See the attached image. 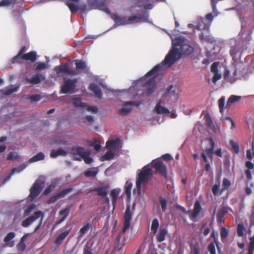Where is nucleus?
I'll return each mask as SVG.
<instances>
[{"instance_id":"nucleus-11","label":"nucleus","mask_w":254,"mask_h":254,"mask_svg":"<svg viewBox=\"0 0 254 254\" xmlns=\"http://www.w3.org/2000/svg\"><path fill=\"white\" fill-rule=\"evenodd\" d=\"M44 183V182L41 180V178H39L33 184L30 189V193L29 196V198L31 201H32L39 194L42 190V185Z\"/></svg>"},{"instance_id":"nucleus-2","label":"nucleus","mask_w":254,"mask_h":254,"mask_svg":"<svg viewBox=\"0 0 254 254\" xmlns=\"http://www.w3.org/2000/svg\"><path fill=\"white\" fill-rule=\"evenodd\" d=\"M213 17H200L198 21L193 24H189L188 26L190 28H195L202 31L199 36L200 39L202 41L213 43L216 42V40L210 34L209 31L210 26L213 20Z\"/></svg>"},{"instance_id":"nucleus-31","label":"nucleus","mask_w":254,"mask_h":254,"mask_svg":"<svg viewBox=\"0 0 254 254\" xmlns=\"http://www.w3.org/2000/svg\"><path fill=\"white\" fill-rule=\"evenodd\" d=\"M155 112L157 114H168L169 110L166 108L160 105V103H158L154 108Z\"/></svg>"},{"instance_id":"nucleus-47","label":"nucleus","mask_w":254,"mask_h":254,"mask_svg":"<svg viewBox=\"0 0 254 254\" xmlns=\"http://www.w3.org/2000/svg\"><path fill=\"white\" fill-rule=\"evenodd\" d=\"M225 103V97H222L218 101V105L220 110V112L221 114H223L224 110V105Z\"/></svg>"},{"instance_id":"nucleus-54","label":"nucleus","mask_w":254,"mask_h":254,"mask_svg":"<svg viewBox=\"0 0 254 254\" xmlns=\"http://www.w3.org/2000/svg\"><path fill=\"white\" fill-rule=\"evenodd\" d=\"M70 208V206H67L65 208L59 211V215H63L64 214V216H66V218H67L69 215Z\"/></svg>"},{"instance_id":"nucleus-25","label":"nucleus","mask_w":254,"mask_h":254,"mask_svg":"<svg viewBox=\"0 0 254 254\" xmlns=\"http://www.w3.org/2000/svg\"><path fill=\"white\" fill-rule=\"evenodd\" d=\"M89 89L90 91L94 93L95 96L101 99L102 96V93L100 87L95 83H91L90 84Z\"/></svg>"},{"instance_id":"nucleus-29","label":"nucleus","mask_w":254,"mask_h":254,"mask_svg":"<svg viewBox=\"0 0 254 254\" xmlns=\"http://www.w3.org/2000/svg\"><path fill=\"white\" fill-rule=\"evenodd\" d=\"M91 191H95L96 193L102 197H106L108 194L107 188L106 187H99L92 190Z\"/></svg>"},{"instance_id":"nucleus-57","label":"nucleus","mask_w":254,"mask_h":254,"mask_svg":"<svg viewBox=\"0 0 254 254\" xmlns=\"http://www.w3.org/2000/svg\"><path fill=\"white\" fill-rule=\"evenodd\" d=\"M86 63L82 61H79L76 63V67L78 69H83L86 67Z\"/></svg>"},{"instance_id":"nucleus-58","label":"nucleus","mask_w":254,"mask_h":254,"mask_svg":"<svg viewBox=\"0 0 254 254\" xmlns=\"http://www.w3.org/2000/svg\"><path fill=\"white\" fill-rule=\"evenodd\" d=\"M41 97L39 95H33L29 97V99L32 102H36L40 101Z\"/></svg>"},{"instance_id":"nucleus-39","label":"nucleus","mask_w":254,"mask_h":254,"mask_svg":"<svg viewBox=\"0 0 254 254\" xmlns=\"http://www.w3.org/2000/svg\"><path fill=\"white\" fill-rule=\"evenodd\" d=\"M98 171L96 168H93L86 171L84 173V175L87 177H95L98 174Z\"/></svg>"},{"instance_id":"nucleus-49","label":"nucleus","mask_w":254,"mask_h":254,"mask_svg":"<svg viewBox=\"0 0 254 254\" xmlns=\"http://www.w3.org/2000/svg\"><path fill=\"white\" fill-rule=\"evenodd\" d=\"M36 69L37 70H44L48 67V64L45 63H36L35 64Z\"/></svg>"},{"instance_id":"nucleus-32","label":"nucleus","mask_w":254,"mask_h":254,"mask_svg":"<svg viewBox=\"0 0 254 254\" xmlns=\"http://www.w3.org/2000/svg\"><path fill=\"white\" fill-rule=\"evenodd\" d=\"M90 227L89 223L87 222L84 223L83 226L79 230L78 239H81L83 235L89 230Z\"/></svg>"},{"instance_id":"nucleus-62","label":"nucleus","mask_w":254,"mask_h":254,"mask_svg":"<svg viewBox=\"0 0 254 254\" xmlns=\"http://www.w3.org/2000/svg\"><path fill=\"white\" fill-rule=\"evenodd\" d=\"M219 186L217 185H215L212 189V192L214 195L217 194L219 192Z\"/></svg>"},{"instance_id":"nucleus-60","label":"nucleus","mask_w":254,"mask_h":254,"mask_svg":"<svg viewBox=\"0 0 254 254\" xmlns=\"http://www.w3.org/2000/svg\"><path fill=\"white\" fill-rule=\"evenodd\" d=\"M12 2V0H2L0 1V7L9 6Z\"/></svg>"},{"instance_id":"nucleus-22","label":"nucleus","mask_w":254,"mask_h":254,"mask_svg":"<svg viewBox=\"0 0 254 254\" xmlns=\"http://www.w3.org/2000/svg\"><path fill=\"white\" fill-rule=\"evenodd\" d=\"M207 140L209 141V144H210L211 147L209 148L205 149V150H203V152L205 153L206 156H207L211 161H212L213 159L214 149L215 146V142L211 138H208Z\"/></svg>"},{"instance_id":"nucleus-61","label":"nucleus","mask_w":254,"mask_h":254,"mask_svg":"<svg viewBox=\"0 0 254 254\" xmlns=\"http://www.w3.org/2000/svg\"><path fill=\"white\" fill-rule=\"evenodd\" d=\"M208 250L210 254H216L215 246L213 243H211L208 245Z\"/></svg>"},{"instance_id":"nucleus-40","label":"nucleus","mask_w":254,"mask_h":254,"mask_svg":"<svg viewBox=\"0 0 254 254\" xmlns=\"http://www.w3.org/2000/svg\"><path fill=\"white\" fill-rule=\"evenodd\" d=\"M230 53H231V55L232 57H233V59H237L238 55L239 54L241 55V54L240 53L239 48L237 46H233L232 47L231 51H230Z\"/></svg>"},{"instance_id":"nucleus-46","label":"nucleus","mask_w":254,"mask_h":254,"mask_svg":"<svg viewBox=\"0 0 254 254\" xmlns=\"http://www.w3.org/2000/svg\"><path fill=\"white\" fill-rule=\"evenodd\" d=\"M159 223L158 219H153L152 221V222L151 229V230L153 231L154 234L156 233L158 228L159 227Z\"/></svg>"},{"instance_id":"nucleus-36","label":"nucleus","mask_w":254,"mask_h":254,"mask_svg":"<svg viewBox=\"0 0 254 254\" xmlns=\"http://www.w3.org/2000/svg\"><path fill=\"white\" fill-rule=\"evenodd\" d=\"M59 181L58 180H54L50 183L48 187L44 190V193L48 194L53 190L58 185Z\"/></svg>"},{"instance_id":"nucleus-53","label":"nucleus","mask_w":254,"mask_h":254,"mask_svg":"<svg viewBox=\"0 0 254 254\" xmlns=\"http://www.w3.org/2000/svg\"><path fill=\"white\" fill-rule=\"evenodd\" d=\"M230 143L232 146V149L236 153H238L239 152V146L236 142H235L233 140H231Z\"/></svg>"},{"instance_id":"nucleus-28","label":"nucleus","mask_w":254,"mask_h":254,"mask_svg":"<svg viewBox=\"0 0 254 254\" xmlns=\"http://www.w3.org/2000/svg\"><path fill=\"white\" fill-rule=\"evenodd\" d=\"M70 229H69V230H66L64 232L60 233L55 240V244L57 245H60L63 243L64 239L69 234Z\"/></svg>"},{"instance_id":"nucleus-38","label":"nucleus","mask_w":254,"mask_h":254,"mask_svg":"<svg viewBox=\"0 0 254 254\" xmlns=\"http://www.w3.org/2000/svg\"><path fill=\"white\" fill-rule=\"evenodd\" d=\"M241 96L232 95L231 96L227 102L226 108H229L232 104L239 101L241 99Z\"/></svg>"},{"instance_id":"nucleus-7","label":"nucleus","mask_w":254,"mask_h":254,"mask_svg":"<svg viewBox=\"0 0 254 254\" xmlns=\"http://www.w3.org/2000/svg\"><path fill=\"white\" fill-rule=\"evenodd\" d=\"M140 104V102L133 101H128L117 105L116 108L118 114L125 116L128 115L132 111L133 107H138Z\"/></svg>"},{"instance_id":"nucleus-42","label":"nucleus","mask_w":254,"mask_h":254,"mask_svg":"<svg viewBox=\"0 0 254 254\" xmlns=\"http://www.w3.org/2000/svg\"><path fill=\"white\" fill-rule=\"evenodd\" d=\"M121 192V190L119 188L113 189L111 191V195L112 197L113 202H115L117 200V197L119 195L120 193Z\"/></svg>"},{"instance_id":"nucleus-12","label":"nucleus","mask_w":254,"mask_h":254,"mask_svg":"<svg viewBox=\"0 0 254 254\" xmlns=\"http://www.w3.org/2000/svg\"><path fill=\"white\" fill-rule=\"evenodd\" d=\"M22 59L30 61L33 62L36 60V53L35 52H30L26 54L22 55V52L20 51L18 54L13 58L12 63L14 64L20 62V60Z\"/></svg>"},{"instance_id":"nucleus-50","label":"nucleus","mask_w":254,"mask_h":254,"mask_svg":"<svg viewBox=\"0 0 254 254\" xmlns=\"http://www.w3.org/2000/svg\"><path fill=\"white\" fill-rule=\"evenodd\" d=\"M220 120L221 121H227L231 125V128L233 129L235 127V125L234 122L232 121V120L229 117H223L222 116L220 118Z\"/></svg>"},{"instance_id":"nucleus-24","label":"nucleus","mask_w":254,"mask_h":254,"mask_svg":"<svg viewBox=\"0 0 254 254\" xmlns=\"http://www.w3.org/2000/svg\"><path fill=\"white\" fill-rule=\"evenodd\" d=\"M26 167H27V165L26 164H22L17 167H15V168H13L11 172L10 175L9 176L7 177L4 179V183H6V182H8L9 180H10L11 177L12 175H13L14 174H15L16 173V174L20 173V172H21L22 171H23L26 168Z\"/></svg>"},{"instance_id":"nucleus-33","label":"nucleus","mask_w":254,"mask_h":254,"mask_svg":"<svg viewBox=\"0 0 254 254\" xmlns=\"http://www.w3.org/2000/svg\"><path fill=\"white\" fill-rule=\"evenodd\" d=\"M45 157V156L43 152H39L29 159V163H32L39 161L43 160L44 159Z\"/></svg>"},{"instance_id":"nucleus-52","label":"nucleus","mask_w":254,"mask_h":254,"mask_svg":"<svg viewBox=\"0 0 254 254\" xmlns=\"http://www.w3.org/2000/svg\"><path fill=\"white\" fill-rule=\"evenodd\" d=\"M228 234V231L227 229L223 227L221 231H220V236L222 239V241H224L226 239L227 236Z\"/></svg>"},{"instance_id":"nucleus-20","label":"nucleus","mask_w":254,"mask_h":254,"mask_svg":"<svg viewBox=\"0 0 254 254\" xmlns=\"http://www.w3.org/2000/svg\"><path fill=\"white\" fill-rule=\"evenodd\" d=\"M120 139L119 138L109 139L106 142V146L114 152L120 148Z\"/></svg>"},{"instance_id":"nucleus-19","label":"nucleus","mask_w":254,"mask_h":254,"mask_svg":"<svg viewBox=\"0 0 254 254\" xmlns=\"http://www.w3.org/2000/svg\"><path fill=\"white\" fill-rule=\"evenodd\" d=\"M219 64V62H214L211 66V71L214 74L212 78V81L214 84L222 78V74L218 68Z\"/></svg>"},{"instance_id":"nucleus-17","label":"nucleus","mask_w":254,"mask_h":254,"mask_svg":"<svg viewBox=\"0 0 254 254\" xmlns=\"http://www.w3.org/2000/svg\"><path fill=\"white\" fill-rule=\"evenodd\" d=\"M64 1L65 4L68 6L72 14L75 13L79 9L81 10L82 12H85L88 10L87 9V5L85 4L81 5L78 8L77 6L73 3L74 2L78 1L79 0H64Z\"/></svg>"},{"instance_id":"nucleus-13","label":"nucleus","mask_w":254,"mask_h":254,"mask_svg":"<svg viewBox=\"0 0 254 254\" xmlns=\"http://www.w3.org/2000/svg\"><path fill=\"white\" fill-rule=\"evenodd\" d=\"M164 97L165 100L176 101L178 100V89L172 85H169L166 89Z\"/></svg>"},{"instance_id":"nucleus-3","label":"nucleus","mask_w":254,"mask_h":254,"mask_svg":"<svg viewBox=\"0 0 254 254\" xmlns=\"http://www.w3.org/2000/svg\"><path fill=\"white\" fill-rule=\"evenodd\" d=\"M117 26H124L134 23H148L152 24L149 17H112Z\"/></svg>"},{"instance_id":"nucleus-15","label":"nucleus","mask_w":254,"mask_h":254,"mask_svg":"<svg viewBox=\"0 0 254 254\" xmlns=\"http://www.w3.org/2000/svg\"><path fill=\"white\" fill-rule=\"evenodd\" d=\"M151 168L153 167L157 171L159 172L165 177H167V169L161 159H156L153 160L150 164Z\"/></svg>"},{"instance_id":"nucleus-14","label":"nucleus","mask_w":254,"mask_h":254,"mask_svg":"<svg viewBox=\"0 0 254 254\" xmlns=\"http://www.w3.org/2000/svg\"><path fill=\"white\" fill-rule=\"evenodd\" d=\"M73 150L80 156L86 164H90L93 162V159L89 156L90 152L89 150L81 147H76Z\"/></svg>"},{"instance_id":"nucleus-55","label":"nucleus","mask_w":254,"mask_h":254,"mask_svg":"<svg viewBox=\"0 0 254 254\" xmlns=\"http://www.w3.org/2000/svg\"><path fill=\"white\" fill-rule=\"evenodd\" d=\"M26 245L24 242L22 241H19V242L16 245V248L18 251L23 252L26 249Z\"/></svg>"},{"instance_id":"nucleus-51","label":"nucleus","mask_w":254,"mask_h":254,"mask_svg":"<svg viewBox=\"0 0 254 254\" xmlns=\"http://www.w3.org/2000/svg\"><path fill=\"white\" fill-rule=\"evenodd\" d=\"M245 228L243 224H239L237 226V234L239 237H242L244 235V232Z\"/></svg>"},{"instance_id":"nucleus-44","label":"nucleus","mask_w":254,"mask_h":254,"mask_svg":"<svg viewBox=\"0 0 254 254\" xmlns=\"http://www.w3.org/2000/svg\"><path fill=\"white\" fill-rule=\"evenodd\" d=\"M159 204L161 206V209L163 212H165L166 210L167 201L163 197H159Z\"/></svg>"},{"instance_id":"nucleus-30","label":"nucleus","mask_w":254,"mask_h":254,"mask_svg":"<svg viewBox=\"0 0 254 254\" xmlns=\"http://www.w3.org/2000/svg\"><path fill=\"white\" fill-rule=\"evenodd\" d=\"M54 71L58 74L61 73H69L70 72L66 64H63L58 66H56L54 68Z\"/></svg>"},{"instance_id":"nucleus-6","label":"nucleus","mask_w":254,"mask_h":254,"mask_svg":"<svg viewBox=\"0 0 254 254\" xmlns=\"http://www.w3.org/2000/svg\"><path fill=\"white\" fill-rule=\"evenodd\" d=\"M39 218H40V220L38 225L35 227L34 231V232H36L41 227L44 218V213L40 210L35 211L32 215L28 217L26 219L24 220L22 222L21 225L22 227L25 228L28 227Z\"/></svg>"},{"instance_id":"nucleus-34","label":"nucleus","mask_w":254,"mask_h":254,"mask_svg":"<svg viewBox=\"0 0 254 254\" xmlns=\"http://www.w3.org/2000/svg\"><path fill=\"white\" fill-rule=\"evenodd\" d=\"M115 154V152L110 149L104 155L101 156V160L102 161L111 160L114 157Z\"/></svg>"},{"instance_id":"nucleus-64","label":"nucleus","mask_w":254,"mask_h":254,"mask_svg":"<svg viewBox=\"0 0 254 254\" xmlns=\"http://www.w3.org/2000/svg\"><path fill=\"white\" fill-rule=\"evenodd\" d=\"M190 254H200L199 248L198 246L195 245Z\"/></svg>"},{"instance_id":"nucleus-41","label":"nucleus","mask_w":254,"mask_h":254,"mask_svg":"<svg viewBox=\"0 0 254 254\" xmlns=\"http://www.w3.org/2000/svg\"><path fill=\"white\" fill-rule=\"evenodd\" d=\"M225 209H220L218 210L217 219V221L219 223H221L223 221L224 217L226 214L225 212Z\"/></svg>"},{"instance_id":"nucleus-21","label":"nucleus","mask_w":254,"mask_h":254,"mask_svg":"<svg viewBox=\"0 0 254 254\" xmlns=\"http://www.w3.org/2000/svg\"><path fill=\"white\" fill-rule=\"evenodd\" d=\"M20 88V85L16 86L10 85L0 90V92L5 96H8L13 93L18 91Z\"/></svg>"},{"instance_id":"nucleus-48","label":"nucleus","mask_w":254,"mask_h":254,"mask_svg":"<svg viewBox=\"0 0 254 254\" xmlns=\"http://www.w3.org/2000/svg\"><path fill=\"white\" fill-rule=\"evenodd\" d=\"M132 184L131 183L127 181L125 186L126 193L128 197H130L131 195V191Z\"/></svg>"},{"instance_id":"nucleus-9","label":"nucleus","mask_w":254,"mask_h":254,"mask_svg":"<svg viewBox=\"0 0 254 254\" xmlns=\"http://www.w3.org/2000/svg\"><path fill=\"white\" fill-rule=\"evenodd\" d=\"M70 104L74 107L80 108L83 110L87 111L93 114H96L98 111V109L96 106H91L83 103L80 98H74L70 101Z\"/></svg>"},{"instance_id":"nucleus-37","label":"nucleus","mask_w":254,"mask_h":254,"mask_svg":"<svg viewBox=\"0 0 254 254\" xmlns=\"http://www.w3.org/2000/svg\"><path fill=\"white\" fill-rule=\"evenodd\" d=\"M204 119L205 120L208 127L211 128L214 131H216V128L214 126L212 119L209 114H206L204 115Z\"/></svg>"},{"instance_id":"nucleus-1","label":"nucleus","mask_w":254,"mask_h":254,"mask_svg":"<svg viewBox=\"0 0 254 254\" xmlns=\"http://www.w3.org/2000/svg\"><path fill=\"white\" fill-rule=\"evenodd\" d=\"M172 49L166 56L164 60L155 65L143 77L133 83L128 89L114 90L112 92L118 95L126 93L127 97H134L137 95L148 96L154 91L155 78L162 74L179 59L182 55H190L193 52V48L190 41L182 36L175 39L172 38Z\"/></svg>"},{"instance_id":"nucleus-23","label":"nucleus","mask_w":254,"mask_h":254,"mask_svg":"<svg viewBox=\"0 0 254 254\" xmlns=\"http://www.w3.org/2000/svg\"><path fill=\"white\" fill-rule=\"evenodd\" d=\"M201 206L200 202L198 200H196L194 205L193 212L190 215V219L194 221V220L197 217L198 214L201 210Z\"/></svg>"},{"instance_id":"nucleus-56","label":"nucleus","mask_w":254,"mask_h":254,"mask_svg":"<svg viewBox=\"0 0 254 254\" xmlns=\"http://www.w3.org/2000/svg\"><path fill=\"white\" fill-rule=\"evenodd\" d=\"M83 254H93L91 247L86 244L83 249Z\"/></svg>"},{"instance_id":"nucleus-63","label":"nucleus","mask_w":254,"mask_h":254,"mask_svg":"<svg viewBox=\"0 0 254 254\" xmlns=\"http://www.w3.org/2000/svg\"><path fill=\"white\" fill-rule=\"evenodd\" d=\"M58 200L56 194L51 197L48 201V203L51 204L56 202Z\"/></svg>"},{"instance_id":"nucleus-43","label":"nucleus","mask_w":254,"mask_h":254,"mask_svg":"<svg viewBox=\"0 0 254 254\" xmlns=\"http://www.w3.org/2000/svg\"><path fill=\"white\" fill-rule=\"evenodd\" d=\"M70 191V189H66L56 193L55 194L58 199H59L60 198H64Z\"/></svg>"},{"instance_id":"nucleus-8","label":"nucleus","mask_w":254,"mask_h":254,"mask_svg":"<svg viewBox=\"0 0 254 254\" xmlns=\"http://www.w3.org/2000/svg\"><path fill=\"white\" fill-rule=\"evenodd\" d=\"M77 78H64L63 84L61 86V92L63 94L73 93L75 91Z\"/></svg>"},{"instance_id":"nucleus-26","label":"nucleus","mask_w":254,"mask_h":254,"mask_svg":"<svg viewBox=\"0 0 254 254\" xmlns=\"http://www.w3.org/2000/svg\"><path fill=\"white\" fill-rule=\"evenodd\" d=\"M15 236V233L13 232L8 233L5 237L4 238V242L7 247H12L14 245L13 241L10 242Z\"/></svg>"},{"instance_id":"nucleus-45","label":"nucleus","mask_w":254,"mask_h":254,"mask_svg":"<svg viewBox=\"0 0 254 254\" xmlns=\"http://www.w3.org/2000/svg\"><path fill=\"white\" fill-rule=\"evenodd\" d=\"M36 208V205L35 204H31L28 207H27L23 213V216L26 217L29 215L30 213Z\"/></svg>"},{"instance_id":"nucleus-16","label":"nucleus","mask_w":254,"mask_h":254,"mask_svg":"<svg viewBox=\"0 0 254 254\" xmlns=\"http://www.w3.org/2000/svg\"><path fill=\"white\" fill-rule=\"evenodd\" d=\"M239 78V74L237 68L234 66L233 69V72L231 74V71L225 69L224 73V79L231 83H234Z\"/></svg>"},{"instance_id":"nucleus-10","label":"nucleus","mask_w":254,"mask_h":254,"mask_svg":"<svg viewBox=\"0 0 254 254\" xmlns=\"http://www.w3.org/2000/svg\"><path fill=\"white\" fill-rule=\"evenodd\" d=\"M106 0H87V2L91 9H98L110 14L111 11L106 5Z\"/></svg>"},{"instance_id":"nucleus-5","label":"nucleus","mask_w":254,"mask_h":254,"mask_svg":"<svg viewBox=\"0 0 254 254\" xmlns=\"http://www.w3.org/2000/svg\"><path fill=\"white\" fill-rule=\"evenodd\" d=\"M153 171L150 165L148 164L142 168L137 174L136 182V187L138 195L141 193L142 184L148 181L152 177Z\"/></svg>"},{"instance_id":"nucleus-27","label":"nucleus","mask_w":254,"mask_h":254,"mask_svg":"<svg viewBox=\"0 0 254 254\" xmlns=\"http://www.w3.org/2000/svg\"><path fill=\"white\" fill-rule=\"evenodd\" d=\"M67 152L65 150L60 148L57 150L53 149L50 153V157L51 158H55L59 156H64L66 155Z\"/></svg>"},{"instance_id":"nucleus-59","label":"nucleus","mask_w":254,"mask_h":254,"mask_svg":"<svg viewBox=\"0 0 254 254\" xmlns=\"http://www.w3.org/2000/svg\"><path fill=\"white\" fill-rule=\"evenodd\" d=\"M231 185V182L226 178H224L222 185L224 189H227Z\"/></svg>"},{"instance_id":"nucleus-18","label":"nucleus","mask_w":254,"mask_h":254,"mask_svg":"<svg viewBox=\"0 0 254 254\" xmlns=\"http://www.w3.org/2000/svg\"><path fill=\"white\" fill-rule=\"evenodd\" d=\"M45 79V75L41 73H37L32 75L30 77H26L25 80L28 83L38 84Z\"/></svg>"},{"instance_id":"nucleus-35","label":"nucleus","mask_w":254,"mask_h":254,"mask_svg":"<svg viewBox=\"0 0 254 254\" xmlns=\"http://www.w3.org/2000/svg\"><path fill=\"white\" fill-rule=\"evenodd\" d=\"M167 233V230L165 228H161L159 233L156 236L157 241L161 242L165 240L166 235Z\"/></svg>"},{"instance_id":"nucleus-4","label":"nucleus","mask_w":254,"mask_h":254,"mask_svg":"<svg viewBox=\"0 0 254 254\" xmlns=\"http://www.w3.org/2000/svg\"><path fill=\"white\" fill-rule=\"evenodd\" d=\"M132 219V213L130 211V206H128L126 208V210L124 215V222L123 228L122 232L117 236L116 238V241L114 245V250L117 251H120L121 249L123 244L120 243L121 239V235L124 234L127 229H128L130 226V222Z\"/></svg>"}]
</instances>
